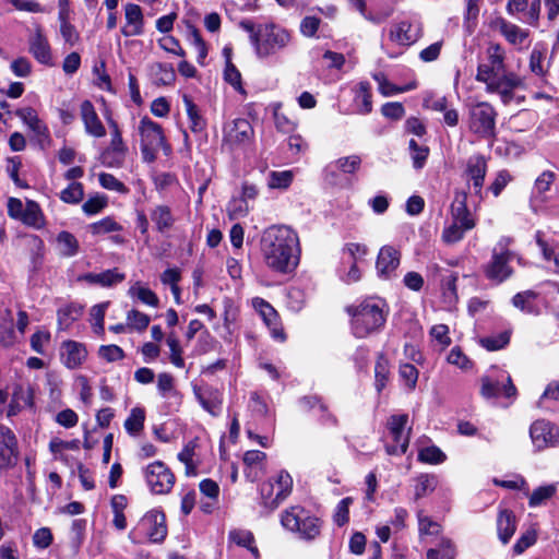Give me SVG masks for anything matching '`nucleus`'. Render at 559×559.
Here are the masks:
<instances>
[{
    "label": "nucleus",
    "instance_id": "f257e3e1",
    "mask_svg": "<svg viewBox=\"0 0 559 559\" xmlns=\"http://www.w3.org/2000/svg\"><path fill=\"white\" fill-rule=\"evenodd\" d=\"M260 252L264 265L273 273L289 275L300 262V242L297 233L286 225L265 228L260 239Z\"/></svg>",
    "mask_w": 559,
    "mask_h": 559
},
{
    "label": "nucleus",
    "instance_id": "f03ea898",
    "mask_svg": "<svg viewBox=\"0 0 559 559\" xmlns=\"http://www.w3.org/2000/svg\"><path fill=\"white\" fill-rule=\"evenodd\" d=\"M346 311L350 316L352 333L357 338L378 333L384 326L389 313L385 301L376 297L348 306Z\"/></svg>",
    "mask_w": 559,
    "mask_h": 559
},
{
    "label": "nucleus",
    "instance_id": "7ed1b4c3",
    "mask_svg": "<svg viewBox=\"0 0 559 559\" xmlns=\"http://www.w3.org/2000/svg\"><path fill=\"white\" fill-rule=\"evenodd\" d=\"M513 241L512 237H500L492 248L489 262L484 266L486 278L495 284H501L513 275L514 271L510 265L512 260L516 259L519 263L522 262V258L510 249Z\"/></svg>",
    "mask_w": 559,
    "mask_h": 559
},
{
    "label": "nucleus",
    "instance_id": "20e7f679",
    "mask_svg": "<svg viewBox=\"0 0 559 559\" xmlns=\"http://www.w3.org/2000/svg\"><path fill=\"white\" fill-rule=\"evenodd\" d=\"M140 147L144 162L153 163L162 148L166 156L171 153L170 145L166 142L160 124L148 117H143L138 126Z\"/></svg>",
    "mask_w": 559,
    "mask_h": 559
},
{
    "label": "nucleus",
    "instance_id": "39448f33",
    "mask_svg": "<svg viewBox=\"0 0 559 559\" xmlns=\"http://www.w3.org/2000/svg\"><path fill=\"white\" fill-rule=\"evenodd\" d=\"M293 478L282 471L275 479H269L260 486V503L269 511L276 509L292 492Z\"/></svg>",
    "mask_w": 559,
    "mask_h": 559
},
{
    "label": "nucleus",
    "instance_id": "423d86ee",
    "mask_svg": "<svg viewBox=\"0 0 559 559\" xmlns=\"http://www.w3.org/2000/svg\"><path fill=\"white\" fill-rule=\"evenodd\" d=\"M257 52L260 57H266L283 49L290 41V34L274 24L266 25L252 36Z\"/></svg>",
    "mask_w": 559,
    "mask_h": 559
},
{
    "label": "nucleus",
    "instance_id": "0eeeda50",
    "mask_svg": "<svg viewBox=\"0 0 559 559\" xmlns=\"http://www.w3.org/2000/svg\"><path fill=\"white\" fill-rule=\"evenodd\" d=\"M495 108L487 102L477 103L469 110V130L483 139L493 138L496 134Z\"/></svg>",
    "mask_w": 559,
    "mask_h": 559
},
{
    "label": "nucleus",
    "instance_id": "6e6552de",
    "mask_svg": "<svg viewBox=\"0 0 559 559\" xmlns=\"http://www.w3.org/2000/svg\"><path fill=\"white\" fill-rule=\"evenodd\" d=\"M506 52L499 44H490L486 50V59L478 63L476 81L489 83L506 72Z\"/></svg>",
    "mask_w": 559,
    "mask_h": 559
},
{
    "label": "nucleus",
    "instance_id": "1a4fd4ad",
    "mask_svg": "<svg viewBox=\"0 0 559 559\" xmlns=\"http://www.w3.org/2000/svg\"><path fill=\"white\" fill-rule=\"evenodd\" d=\"M408 424L407 414L392 415L388 418L386 428L393 441L386 444L385 450L390 455H403L406 453L409 443L411 428L406 431Z\"/></svg>",
    "mask_w": 559,
    "mask_h": 559
},
{
    "label": "nucleus",
    "instance_id": "9d476101",
    "mask_svg": "<svg viewBox=\"0 0 559 559\" xmlns=\"http://www.w3.org/2000/svg\"><path fill=\"white\" fill-rule=\"evenodd\" d=\"M223 145L234 150L249 144L254 135L253 128L247 119L238 118L225 123Z\"/></svg>",
    "mask_w": 559,
    "mask_h": 559
},
{
    "label": "nucleus",
    "instance_id": "9b49d317",
    "mask_svg": "<svg viewBox=\"0 0 559 559\" xmlns=\"http://www.w3.org/2000/svg\"><path fill=\"white\" fill-rule=\"evenodd\" d=\"M144 474L147 486L156 495L168 493L175 484V475L162 461L147 465Z\"/></svg>",
    "mask_w": 559,
    "mask_h": 559
},
{
    "label": "nucleus",
    "instance_id": "f8f14e48",
    "mask_svg": "<svg viewBox=\"0 0 559 559\" xmlns=\"http://www.w3.org/2000/svg\"><path fill=\"white\" fill-rule=\"evenodd\" d=\"M487 174V159L481 154L471 155L465 163L462 177L466 180L468 189L479 199H483V187Z\"/></svg>",
    "mask_w": 559,
    "mask_h": 559
},
{
    "label": "nucleus",
    "instance_id": "ddd939ff",
    "mask_svg": "<svg viewBox=\"0 0 559 559\" xmlns=\"http://www.w3.org/2000/svg\"><path fill=\"white\" fill-rule=\"evenodd\" d=\"M530 437L536 451L559 445V428L545 419L535 420L531 425Z\"/></svg>",
    "mask_w": 559,
    "mask_h": 559
},
{
    "label": "nucleus",
    "instance_id": "4468645a",
    "mask_svg": "<svg viewBox=\"0 0 559 559\" xmlns=\"http://www.w3.org/2000/svg\"><path fill=\"white\" fill-rule=\"evenodd\" d=\"M525 86L524 80L514 72H503L486 84V92L498 94L503 104H509L516 88Z\"/></svg>",
    "mask_w": 559,
    "mask_h": 559
},
{
    "label": "nucleus",
    "instance_id": "2eb2a0df",
    "mask_svg": "<svg viewBox=\"0 0 559 559\" xmlns=\"http://www.w3.org/2000/svg\"><path fill=\"white\" fill-rule=\"evenodd\" d=\"M481 395L486 399L491 397H514L516 388L512 383L508 373H501L500 378L493 379L489 376L481 379Z\"/></svg>",
    "mask_w": 559,
    "mask_h": 559
},
{
    "label": "nucleus",
    "instance_id": "dca6fc26",
    "mask_svg": "<svg viewBox=\"0 0 559 559\" xmlns=\"http://www.w3.org/2000/svg\"><path fill=\"white\" fill-rule=\"evenodd\" d=\"M16 116L29 128L34 133L39 146L45 150L50 145L51 139L47 126L41 121L32 107H24L16 110Z\"/></svg>",
    "mask_w": 559,
    "mask_h": 559
},
{
    "label": "nucleus",
    "instance_id": "f3484780",
    "mask_svg": "<svg viewBox=\"0 0 559 559\" xmlns=\"http://www.w3.org/2000/svg\"><path fill=\"white\" fill-rule=\"evenodd\" d=\"M401 261V252L393 246H383L377 257L376 270L378 276L389 280L395 275Z\"/></svg>",
    "mask_w": 559,
    "mask_h": 559
},
{
    "label": "nucleus",
    "instance_id": "a211bd4d",
    "mask_svg": "<svg viewBox=\"0 0 559 559\" xmlns=\"http://www.w3.org/2000/svg\"><path fill=\"white\" fill-rule=\"evenodd\" d=\"M16 457V437L10 428L0 425V469L13 466Z\"/></svg>",
    "mask_w": 559,
    "mask_h": 559
},
{
    "label": "nucleus",
    "instance_id": "6ab92c4d",
    "mask_svg": "<svg viewBox=\"0 0 559 559\" xmlns=\"http://www.w3.org/2000/svg\"><path fill=\"white\" fill-rule=\"evenodd\" d=\"M421 36V26L419 23L413 24L409 21H401L391 26L389 37L392 41L409 46L417 41Z\"/></svg>",
    "mask_w": 559,
    "mask_h": 559
},
{
    "label": "nucleus",
    "instance_id": "aec40b11",
    "mask_svg": "<svg viewBox=\"0 0 559 559\" xmlns=\"http://www.w3.org/2000/svg\"><path fill=\"white\" fill-rule=\"evenodd\" d=\"M141 525L147 531V535L153 543H160L167 536V526L165 514L158 510H152L147 512L142 521Z\"/></svg>",
    "mask_w": 559,
    "mask_h": 559
},
{
    "label": "nucleus",
    "instance_id": "412c9836",
    "mask_svg": "<svg viewBox=\"0 0 559 559\" xmlns=\"http://www.w3.org/2000/svg\"><path fill=\"white\" fill-rule=\"evenodd\" d=\"M466 202L467 193L464 191L456 192L454 201L451 205V216L452 222H454L455 224L460 225L461 227L468 231L475 227L476 222L472 216Z\"/></svg>",
    "mask_w": 559,
    "mask_h": 559
},
{
    "label": "nucleus",
    "instance_id": "4be33fe9",
    "mask_svg": "<svg viewBox=\"0 0 559 559\" xmlns=\"http://www.w3.org/2000/svg\"><path fill=\"white\" fill-rule=\"evenodd\" d=\"M126 24L121 33L126 37L140 36L144 32V16L140 5L128 3L124 5Z\"/></svg>",
    "mask_w": 559,
    "mask_h": 559
},
{
    "label": "nucleus",
    "instance_id": "5701e85b",
    "mask_svg": "<svg viewBox=\"0 0 559 559\" xmlns=\"http://www.w3.org/2000/svg\"><path fill=\"white\" fill-rule=\"evenodd\" d=\"M254 306L259 310L264 323L269 328L274 340L284 342L286 336L278 320L276 310L265 300H255Z\"/></svg>",
    "mask_w": 559,
    "mask_h": 559
},
{
    "label": "nucleus",
    "instance_id": "b1692460",
    "mask_svg": "<svg viewBox=\"0 0 559 559\" xmlns=\"http://www.w3.org/2000/svg\"><path fill=\"white\" fill-rule=\"evenodd\" d=\"M194 395L201 406L213 416H217L222 409V393L213 386H203L193 389Z\"/></svg>",
    "mask_w": 559,
    "mask_h": 559
},
{
    "label": "nucleus",
    "instance_id": "393cba45",
    "mask_svg": "<svg viewBox=\"0 0 559 559\" xmlns=\"http://www.w3.org/2000/svg\"><path fill=\"white\" fill-rule=\"evenodd\" d=\"M81 118L87 134L95 138H103L106 135V129L102 123L94 105L90 100H84L81 104Z\"/></svg>",
    "mask_w": 559,
    "mask_h": 559
},
{
    "label": "nucleus",
    "instance_id": "a878e982",
    "mask_svg": "<svg viewBox=\"0 0 559 559\" xmlns=\"http://www.w3.org/2000/svg\"><path fill=\"white\" fill-rule=\"evenodd\" d=\"M127 153L128 147L122 138H111L108 147L102 153V163L107 167H121Z\"/></svg>",
    "mask_w": 559,
    "mask_h": 559
},
{
    "label": "nucleus",
    "instance_id": "bb28decb",
    "mask_svg": "<svg viewBox=\"0 0 559 559\" xmlns=\"http://www.w3.org/2000/svg\"><path fill=\"white\" fill-rule=\"evenodd\" d=\"M29 52L39 63L52 66L50 45L40 28L29 38Z\"/></svg>",
    "mask_w": 559,
    "mask_h": 559
},
{
    "label": "nucleus",
    "instance_id": "cd10ccee",
    "mask_svg": "<svg viewBox=\"0 0 559 559\" xmlns=\"http://www.w3.org/2000/svg\"><path fill=\"white\" fill-rule=\"evenodd\" d=\"M87 352L81 343L75 341H67L62 344L61 357L63 364L69 369H75L80 367L86 359Z\"/></svg>",
    "mask_w": 559,
    "mask_h": 559
},
{
    "label": "nucleus",
    "instance_id": "c85d7f7f",
    "mask_svg": "<svg viewBox=\"0 0 559 559\" xmlns=\"http://www.w3.org/2000/svg\"><path fill=\"white\" fill-rule=\"evenodd\" d=\"M515 514L508 509H500L497 516V532L500 542L507 545L516 531Z\"/></svg>",
    "mask_w": 559,
    "mask_h": 559
},
{
    "label": "nucleus",
    "instance_id": "c756f323",
    "mask_svg": "<svg viewBox=\"0 0 559 559\" xmlns=\"http://www.w3.org/2000/svg\"><path fill=\"white\" fill-rule=\"evenodd\" d=\"M307 512L308 511L300 506L290 507L282 514V525L286 530L297 533L302 526V522L306 519Z\"/></svg>",
    "mask_w": 559,
    "mask_h": 559
},
{
    "label": "nucleus",
    "instance_id": "7c9ffc66",
    "mask_svg": "<svg viewBox=\"0 0 559 559\" xmlns=\"http://www.w3.org/2000/svg\"><path fill=\"white\" fill-rule=\"evenodd\" d=\"M537 293L525 290L518 293L512 298V305L528 314H538L539 308L536 304Z\"/></svg>",
    "mask_w": 559,
    "mask_h": 559
},
{
    "label": "nucleus",
    "instance_id": "2f4dec72",
    "mask_svg": "<svg viewBox=\"0 0 559 559\" xmlns=\"http://www.w3.org/2000/svg\"><path fill=\"white\" fill-rule=\"evenodd\" d=\"M21 222L35 229H40L45 226V216L37 202L32 200L26 202L25 212Z\"/></svg>",
    "mask_w": 559,
    "mask_h": 559
},
{
    "label": "nucleus",
    "instance_id": "473e14b6",
    "mask_svg": "<svg viewBox=\"0 0 559 559\" xmlns=\"http://www.w3.org/2000/svg\"><path fill=\"white\" fill-rule=\"evenodd\" d=\"M90 284H97L103 287H110L124 280V274L117 272L116 269L107 270L102 273H87L83 276Z\"/></svg>",
    "mask_w": 559,
    "mask_h": 559
},
{
    "label": "nucleus",
    "instance_id": "72a5a7b5",
    "mask_svg": "<svg viewBox=\"0 0 559 559\" xmlns=\"http://www.w3.org/2000/svg\"><path fill=\"white\" fill-rule=\"evenodd\" d=\"M151 219L155 223L159 233L170 229L175 223L171 210L167 205H157L151 213Z\"/></svg>",
    "mask_w": 559,
    "mask_h": 559
},
{
    "label": "nucleus",
    "instance_id": "f704fd0d",
    "mask_svg": "<svg viewBox=\"0 0 559 559\" xmlns=\"http://www.w3.org/2000/svg\"><path fill=\"white\" fill-rule=\"evenodd\" d=\"M371 86L368 82H360L357 87L355 104L357 111L367 115L372 111Z\"/></svg>",
    "mask_w": 559,
    "mask_h": 559
},
{
    "label": "nucleus",
    "instance_id": "c9c22d12",
    "mask_svg": "<svg viewBox=\"0 0 559 559\" xmlns=\"http://www.w3.org/2000/svg\"><path fill=\"white\" fill-rule=\"evenodd\" d=\"M182 99L190 122L189 128L194 133L203 131L206 126V122L200 115L198 106L188 95H183Z\"/></svg>",
    "mask_w": 559,
    "mask_h": 559
},
{
    "label": "nucleus",
    "instance_id": "e433bc0d",
    "mask_svg": "<svg viewBox=\"0 0 559 559\" xmlns=\"http://www.w3.org/2000/svg\"><path fill=\"white\" fill-rule=\"evenodd\" d=\"M83 312V308L79 305H68L58 310V324L61 330H68Z\"/></svg>",
    "mask_w": 559,
    "mask_h": 559
},
{
    "label": "nucleus",
    "instance_id": "4c0bfd02",
    "mask_svg": "<svg viewBox=\"0 0 559 559\" xmlns=\"http://www.w3.org/2000/svg\"><path fill=\"white\" fill-rule=\"evenodd\" d=\"M427 559H455L456 549L451 539L442 537L437 547L427 550Z\"/></svg>",
    "mask_w": 559,
    "mask_h": 559
},
{
    "label": "nucleus",
    "instance_id": "58836bf2",
    "mask_svg": "<svg viewBox=\"0 0 559 559\" xmlns=\"http://www.w3.org/2000/svg\"><path fill=\"white\" fill-rule=\"evenodd\" d=\"M390 379L389 360L381 354L374 366V386L378 393L386 386Z\"/></svg>",
    "mask_w": 559,
    "mask_h": 559
},
{
    "label": "nucleus",
    "instance_id": "ea45409f",
    "mask_svg": "<svg viewBox=\"0 0 559 559\" xmlns=\"http://www.w3.org/2000/svg\"><path fill=\"white\" fill-rule=\"evenodd\" d=\"M361 166V157L359 155H349L336 159L328 166L329 169H337L346 175H353L359 170Z\"/></svg>",
    "mask_w": 559,
    "mask_h": 559
},
{
    "label": "nucleus",
    "instance_id": "a19ab883",
    "mask_svg": "<svg viewBox=\"0 0 559 559\" xmlns=\"http://www.w3.org/2000/svg\"><path fill=\"white\" fill-rule=\"evenodd\" d=\"M229 540L235 543L236 545L240 547H245L250 550V552L258 557L259 550L253 545L254 544V536L253 534L248 530H233L229 532Z\"/></svg>",
    "mask_w": 559,
    "mask_h": 559
},
{
    "label": "nucleus",
    "instance_id": "79ce46f5",
    "mask_svg": "<svg viewBox=\"0 0 559 559\" xmlns=\"http://www.w3.org/2000/svg\"><path fill=\"white\" fill-rule=\"evenodd\" d=\"M129 295L151 307H157L159 304L157 295L152 289L142 286L140 283L130 287Z\"/></svg>",
    "mask_w": 559,
    "mask_h": 559
},
{
    "label": "nucleus",
    "instance_id": "37998d69",
    "mask_svg": "<svg viewBox=\"0 0 559 559\" xmlns=\"http://www.w3.org/2000/svg\"><path fill=\"white\" fill-rule=\"evenodd\" d=\"M500 32L513 45L522 44L528 36L527 32L507 21L501 22Z\"/></svg>",
    "mask_w": 559,
    "mask_h": 559
},
{
    "label": "nucleus",
    "instance_id": "c03bdc74",
    "mask_svg": "<svg viewBox=\"0 0 559 559\" xmlns=\"http://www.w3.org/2000/svg\"><path fill=\"white\" fill-rule=\"evenodd\" d=\"M145 412L143 408L134 407L131 409L130 415L124 421V428L128 433L135 436L144 427Z\"/></svg>",
    "mask_w": 559,
    "mask_h": 559
},
{
    "label": "nucleus",
    "instance_id": "a18cd8bd",
    "mask_svg": "<svg viewBox=\"0 0 559 559\" xmlns=\"http://www.w3.org/2000/svg\"><path fill=\"white\" fill-rule=\"evenodd\" d=\"M157 390L163 399L179 397V392L175 388V380L170 373L163 372L157 377Z\"/></svg>",
    "mask_w": 559,
    "mask_h": 559
},
{
    "label": "nucleus",
    "instance_id": "49530a36",
    "mask_svg": "<svg viewBox=\"0 0 559 559\" xmlns=\"http://www.w3.org/2000/svg\"><path fill=\"white\" fill-rule=\"evenodd\" d=\"M57 242L60 247L61 253L66 257H73L79 251V242L74 235L69 231H61L57 236Z\"/></svg>",
    "mask_w": 559,
    "mask_h": 559
},
{
    "label": "nucleus",
    "instance_id": "de8ad7c7",
    "mask_svg": "<svg viewBox=\"0 0 559 559\" xmlns=\"http://www.w3.org/2000/svg\"><path fill=\"white\" fill-rule=\"evenodd\" d=\"M321 530L320 520L317 516L310 515L307 512L306 519L302 522V526L297 532L301 538L305 539H314L319 536Z\"/></svg>",
    "mask_w": 559,
    "mask_h": 559
},
{
    "label": "nucleus",
    "instance_id": "09e8293b",
    "mask_svg": "<svg viewBox=\"0 0 559 559\" xmlns=\"http://www.w3.org/2000/svg\"><path fill=\"white\" fill-rule=\"evenodd\" d=\"M418 531L420 536H437L441 532V525L430 516L425 515L423 511L417 513Z\"/></svg>",
    "mask_w": 559,
    "mask_h": 559
},
{
    "label": "nucleus",
    "instance_id": "8fccbe9b",
    "mask_svg": "<svg viewBox=\"0 0 559 559\" xmlns=\"http://www.w3.org/2000/svg\"><path fill=\"white\" fill-rule=\"evenodd\" d=\"M437 486V478L433 475L423 474L418 476L415 486V500H418L432 492Z\"/></svg>",
    "mask_w": 559,
    "mask_h": 559
},
{
    "label": "nucleus",
    "instance_id": "3c124183",
    "mask_svg": "<svg viewBox=\"0 0 559 559\" xmlns=\"http://www.w3.org/2000/svg\"><path fill=\"white\" fill-rule=\"evenodd\" d=\"M294 174L290 170L271 171L267 178L270 189H286L290 186Z\"/></svg>",
    "mask_w": 559,
    "mask_h": 559
},
{
    "label": "nucleus",
    "instance_id": "603ef678",
    "mask_svg": "<svg viewBox=\"0 0 559 559\" xmlns=\"http://www.w3.org/2000/svg\"><path fill=\"white\" fill-rule=\"evenodd\" d=\"M12 400L19 402L25 407H33L34 405V390L33 388L24 384H15L12 392Z\"/></svg>",
    "mask_w": 559,
    "mask_h": 559
},
{
    "label": "nucleus",
    "instance_id": "864d4df0",
    "mask_svg": "<svg viewBox=\"0 0 559 559\" xmlns=\"http://www.w3.org/2000/svg\"><path fill=\"white\" fill-rule=\"evenodd\" d=\"M224 79L227 83H229L237 92L242 95H246V90L241 84V74L238 69L231 63L230 59L227 57L226 67L224 71Z\"/></svg>",
    "mask_w": 559,
    "mask_h": 559
},
{
    "label": "nucleus",
    "instance_id": "5fc2aeb1",
    "mask_svg": "<svg viewBox=\"0 0 559 559\" xmlns=\"http://www.w3.org/2000/svg\"><path fill=\"white\" fill-rule=\"evenodd\" d=\"M88 228L93 235H105L112 231H119L122 229V226L108 216L91 224Z\"/></svg>",
    "mask_w": 559,
    "mask_h": 559
},
{
    "label": "nucleus",
    "instance_id": "6e6d98bb",
    "mask_svg": "<svg viewBox=\"0 0 559 559\" xmlns=\"http://www.w3.org/2000/svg\"><path fill=\"white\" fill-rule=\"evenodd\" d=\"M15 340L13 319L9 316V318L0 321V345L10 347L15 343Z\"/></svg>",
    "mask_w": 559,
    "mask_h": 559
},
{
    "label": "nucleus",
    "instance_id": "4d7b16f0",
    "mask_svg": "<svg viewBox=\"0 0 559 559\" xmlns=\"http://www.w3.org/2000/svg\"><path fill=\"white\" fill-rule=\"evenodd\" d=\"M227 213L230 219H238L245 217L249 211V203L241 197L233 198L227 204Z\"/></svg>",
    "mask_w": 559,
    "mask_h": 559
},
{
    "label": "nucleus",
    "instance_id": "13d9d810",
    "mask_svg": "<svg viewBox=\"0 0 559 559\" xmlns=\"http://www.w3.org/2000/svg\"><path fill=\"white\" fill-rule=\"evenodd\" d=\"M84 197L83 186L80 182H72L60 192V199L70 204H76Z\"/></svg>",
    "mask_w": 559,
    "mask_h": 559
},
{
    "label": "nucleus",
    "instance_id": "bf43d9fd",
    "mask_svg": "<svg viewBox=\"0 0 559 559\" xmlns=\"http://www.w3.org/2000/svg\"><path fill=\"white\" fill-rule=\"evenodd\" d=\"M556 492V487L554 485H546L536 488L528 500V504L532 508L538 507L543 504L545 501L550 499Z\"/></svg>",
    "mask_w": 559,
    "mask_h": 559
},
{
    "label": "nucleus",
    "instance_id": "052dcab7",
    "mask_svg": "<svg viewBox=\"0 0 559 559\" xmlns=\"http://www.w3.org/2000/svg\"><path fill=\"white\" fill-rule=\"evenodd\" d=\"M353 503V498L345 497L336 506L333 521L337 526H344L349 521V507Z\"/></svg>",
    "mask_w": 559,
    "mask_h": 559
},
{
    "label": "nucleus",
    "instance_id": "680f3d73",
    "mask_svg": "<svg viewBox=\"0 0 559 559\" xmlns=\"http://www.w3.org/2000/svg\"><path fill=\"white\" fill-rule=\"evenodd\" d=\"M197 443L195 441H189L183 449L178 453V460L186 465V474L194 475L195 466L193 464V456Z\"/></svg>",
    "mask_w": 559,
    "mask_h": 559
},
{
    "label": "nucleus",
    "instance_id": "e2e57ef3",
    "mask_svg": "<svg viewBox=\"0 0 559 559\" xmlns=\"http://www.w3.org/2000/svg\"><path fill=\"white\" fill-rule=\"evenodd\" d=\"M189 35H190V40H191L192 45L195 47V49L198 51L197 60H198V62L200 64H203L204 63V59L207 56L206 44L203 40L199 29L195 28L194 26H190L189 27Z\"/></svg>",
    "mask_w": 559,
    "mask_h": 559
},
{
    "label": "nucleus",
    "instance_id": "0e129e2a",
    "mask_svg": "<svg viewBox=\"0 0 559 559\" xmlns=\"http://www.w3.org/2000/svg\"><path fill=\"white\" fill-rule=\"evenodd\" d=\"M418 460L429 464H439L445 460V454L438 447L431 445L419 451Z\"/></svg>",
    "mask_w": 559,
    "mask_h": 559
},
{
    "label": "nucleus",
    "instance_id": "69168bd1",
    "mask_svg": "<svg viewBox=\"0 0 559 559\" xmlns=\"http://www.w3.org/2000/svg\"><path fill=\"white\" fill-rule=\"evenodd\" d=\"M401 379L407 389L414 390L418 380V370L414 365L402 364L399 370Z\"/></svg>",
    "mask_w": 559,
    "mask_h": 559
},
{
    "label": "nucleus",
    "instance_id": "338daca9",
    "mask_svg": "<svg viewBox=\"0 0 559 559\" xmlns=\"http://www.w3.org/2000/svg\"><path fill=\"white\" fill-rule=\"evenodd\" d=\"M99 183L104 189L116 191L122 194L129 192V189L126 187L123 182L118 180L114 175L102 173L99 175Z\"/></svg>",
    "mask_w": 559,
    "mask_h": 559
},
{
    "label": "nucleus",
    "instance_id": "774afa93",
    "mask_svg": "<svg viewBox=\"0 0 559 559\" xmlns=\"http://www.w3.org/2000/svg\"><path fill=\"white\" fill-rule=\"evenodd\" d=\"M128 325L138 331H144L150 324V317L135 309L130 310L127 314Z\"/></svg>",
    "mask_w": 559,
    "mask_h": 559
}]
</instances>
